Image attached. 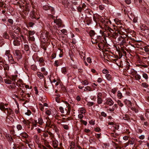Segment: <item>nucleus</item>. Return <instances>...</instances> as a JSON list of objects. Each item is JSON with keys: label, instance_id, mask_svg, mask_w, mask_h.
I'll return each instance as SVG.
<instances>
[{"label": "nucleus", "instance_id": "nucleus-1", "mask_svg": "<svg viewBox=\"0 0 149 149\" xmlns=\"http://www.w3.org/2000/svg\"><path fill=\"white\" fill-rule=\"evenodd\" d=\"M50 16L52 17V18L54 19V22L53 24H52V25H53V24H56V25H58V27H61L62 24L61 20L59 19H55V17L52 15H50Z\"/></svg>", "mask_w": 149, "mask_h": 149}, {"label": "nucleus", "instance_id": "nucleus-2", "mask_svg": "<svg viewBox=\"0 0 149 149\" xmlns=\"http://www.w3.org/2000/svg\"><path fill=\"white\" fill-rule=\"evenodd\" d=\"M46 113L48 115H52L53 116L56 114V111L55 109L53 108L50 110L47 111Z\"/></svg>", "mask_w": 149, "mask_h": 149}, {"label": "nucleus", "instance_id": "nucleus-3", "mask_svg": "<svg viewBox=\"0 0 149 149\" xmlns=\"http://www.w3.org/2000/svg\"><path fill=\"white\" fill-rule=\"evenodd\" d=\"M40 38L41 39L44 40L45 41L46 40L47 41V38H48V33L46 32L45 33V32L42 33L41 34Z\"/></svg>", "mask_w": 149, "mask_h": 149}, {"label": "nucleus", "instance_id": "nucleus-4", "mask_svg": "<svg viewBox=\"0 0 149 149\" xmlns=\"http://www.w3.org/2000/svg\"><path fill=\"white\" fill-rule=\"evenodd\" d=\"M102 93H99L97 95V103L99 104H102L103 100L102 98Z\"/></svg>", "mask_w": 149, "mask_h": 149}, {"label": "nucleus", "instance_id": "nucleus-5", "mask_svg": "<svg viewBox=\"0 0 149 149\" xmlns=\"http://www.w3.org/2000/svg\"><path fill=\"white\" fill-rule=\"evenodd\" d=\"M43 9L45 10H47L49 9L51 11L52 13V14H54V9L53 8L47 5H45L43 6Z\"/></svg>", "mask_w": 149, "mask_h": 149}, {"label": "nucleus", "instance_id": "nucleus-6", "mask_svg": "<svg viewBox=\"0 0 149 149\" xmlns=\"http://www.w3.org/2000/svg\"><path fill=\"white\" fill-rule=\"evenodd\" d=\"M35 34V32L33 31H29V38L32 41L34 40V38L32 36Z\"/></svg>", "mask_w": 149, "mask_h": 149}, {"label": "nucleus", "instance_id": "nucleus-7", "mask_svg": "<svg viewBox=\"0 0 149 149\" xmlns=\"http://www.w3.org/2000/svg\"><path fill=\"white\" fill-rule=\"evenodd\" d=\"M0 109L2 111L5 110L6 111L5 112L6 113L7 111L8 113H9V110L5 107L3 104L1 103L0 104Z\"/></svg>", "mask_w": 149, "mask_h": 149}, {"label": "nucleus", "instance_id": "nucleus-8", "mask_svg": "<svg viewBox=\"0 0 149 149\" xmlns=\"http://www.w3.org/2000/svg\"><path fill=\"white\" fill-rule=\"evenodd\" d=\"M132 71H131L134 72L135 73V74L134 76L135 77V78L137 80H139V79H140L141 76L139 75L136 74V71H134V70H133V69H132Z\"/></svg>", "mask_w": 149, "mask_h": 149}, {"label": "nucleus", "instance_id": "nucleus-9", "mask_svg": "<svg viewBox=\"0 0 149 149\" xmlns=\"http://www.w3.org/2000/svg\"><path fill=\"white\" fill-rule=\"evenodd\" d=\"M106 103L110 106H111L113 104L114 102L111 99H109L107 100Z\"/></svg>", "mask_w": 149, "mask_h": 149}, {"label": "nucleus", "instance_id": "nucleus-10", "mask_svg": "<svg viewBox=\"0 0 149 149\" xmlns=\"http://www.w3.org/2000/svg\"><path fill=\"white\" fill-rule=\"evenodd\" d=\"M105 77L108 80L111 81H112V76L109 73L106 74Z\"/></svg>", "mask_w": 149, "mask_h": 149}, {"label": "nucleus", "instance_id": "nucleus-11", "mask_svg": "<svg viewBox=\"0 0 149 149\" xmlns=\"http://www.w3.org/2000/svg\"><path fill=\"white\" fill-rule=\"evenodd\" d=\"M35 122L36 123H38L40 125H42L43 123L42 119L41 118H39L38 119V121L37 120H35Z\"/></svg>", "mask_w": 149, "mask_h": 149}, {"label": "nucleus", "instance_id": "nucleus-12", "mask_svg": "<svg viewBox=\"0 0 149 149\" xmlns=\"http://www.w3.org/2000/svg\"><path fill=\"white\" fill-rule=\"evenodd\" d=\"M117 96L118 98L119 99H121L122 98L123 96L122 95V93L120 91H117Z\"/></svg>", "mask_w": 149, "mask_h": 149}, {"label": "nucleus", "instance_id": "nucleus-13", "mask_svg": "<svg viewBox=\"0 0 149 149\" xmlns=\"http://www.w3.org/2000/svg\"><path fill=\"white\" fill-rule=\"evenodd\" d=\"M22 122L24 124L26 125H29L30 123V122L28 120H25L24 119L21 120Z\"/></svg>", "mask_w": 149, "mask_h": 149}, {"label": "nucleus", "instance_id": "nucleus-14", "mask_svg": "<svg viewBox=\"0 0 149 149\" xmlns=\"http://www.w3.org/2000/svg\"><path fill=\"white\" fill-rule=\"evenodd\" d=\"M13 44L15 46H18L20 44V41L17 39H15L13 41Z\"/></svg>", "mask_w": 149, "mask_h": 149}, {"label": "nucleus", "instance_id": "nucleus-15", "mask_svg": "<svg viewBox=\"0 0 149 149\" xmlns=\"http://www.w3.org/2000/svg\"><path fill=\"white\" fill-rule=\"evenodd\" d=\"M17 77V75H12L8 77L9 78L11 79L13 81H15L16 80V78Z\"/></svg>", "mask_w": 149, "mask_h": 149}, {"label": "nucleus", "instance_id": "nucleus-16", "mask_svg": "<svg viewBox=\"0 0 149 149\" xmlns=\"http://www.w3.org/2000/svg\"><path fill=\"white\" fill-rule=\"evenodd\" d=\"M37 74L38 76L41 79H43L44 77L43 74L40 72H37Z\"/></svg>", "mask_w": 149, "mask_h": 149}, {"label": "nucleus", "instance_id": "nucleus-17", "mask_svg": "<svg viewBox=\"0 0 149 149\" xmlns=\"http://www.w3.org/2000/svg\"><path fill=\"white\" fill-rule=\"evenodd\" d=\"M20 136L24 138H27L28 137V135L27 133L25 132H23L20 134Z\"/></svg>", "mask_w": 149, "mask_h": 149}, {"label": "nucleus", "instance_id": "nucleus-18", "mask_svg": "<svg viewBox=\"0 0 149 149\" xmlns=\"http://www.w3.org/2000/svg\"><path fill=\"white\" fill-rule=\"evenodd\" d=\"M5 82L8 84H11V81L9 78L8 79H4Z\"/></svg>", "mask_w": 149, "mask_h": 149}, {"label": "nucleus", "instance_id": "nucleus-19", "mask_svg": "<svg viewBox=\"0 0 149 149\" xmlns=\"http://www.w3.org/2000/svg\"><path fill=\"white\" fill-rule=\"evenodd\" d=\"M117 106V104H114V105L113 107L109 108V111L110 112H113L114 111L115 107H116Z\"/></svg>", "mask_w": 149, "mask_h": 149}, {"label": "nucleus", "instance_id": "nucleus-20", "mask_svg": "<svg viewBox=\"0 0 149 149\" xmlns=\"http://www.w3.org/2000/svg\"><path fill=\"white\" fill-rule=\"evenodd\" d=\"M53 147L54 148H56L58 145V142L57 141H55L53 142Z\"/></svg>", "mask_w": 149, "mask_h": 149}, {"label": "nucleus", "instance_id": "nucleus-21", "mask_svg": "<svg viewBox=\"0 0 149 149\" xmlns=\"http://www.w3.org/2000/svg\"><path fill=\"white\" fill-rule=\"evenodd\" d=\"M41 71L43 72V74L45 75H47V72L45 71V69L44 68H42L41 69Z\"/></svg>", "mask_w": 149, "mask_h": 149}, {"label": "nucleus", "instance_id": "nucleus-22", "mask_svg": "<svg viewBox=\"0 0 149 149\" xmlns=\"http://www.w3.org/2000/svg\"><path fill=\"white\" fill-rule=\"evenodd\" d=\"M114 20L115 23L118 25L120 24L121 22V21L119 20L118 18H115L114 19Z\"/></svg>", "mask_w": 149, "mask_h": 149}, {"label": "nucleus", "instance_id": "nucleus-23", "mask_svg": "<svg viewBox=\"0 0 149 149\" xmlns=\"http://www.w3.org/2000/svg\"><path fill=\"white\" fill-rule=\"evenodd\" d=\"M3 36L6 39H8L9 37L8 34L6 32H5L3 33Z\"/></svg>", "mask_w": 149, "mask_h": 149}, {"label": "nucleus", "instance_id": "nucleus-24", "mask_svg": "<svg viewBox=\"0 0 149 149\" xmlns=\"http://www.w3.org/2000/svg\"><path fill=\"white\" fill-rule=\"evenodd\" d=\"M89 34L90 36L92 37V39H93V36L95 35L94 31L93 30H91L89 32Z\"/></svg>", "mask_w": 149, "mask_h": 149}, {"label": "nucleus", "instance_id": "nucleus-25", "mask_svg": "<svg viewBox=\"0 0 149 149\" xmlns=\"http://www.w3.org/2000/svg\"><path fill=\"white\" fill-rule=\"evenodd\" d=\"M61 71L63 73L66 74L67 72V69L63 67L61 69Z\"/></svg>", "mask_w": 149, "mask_h": 149}, {"label": "nucleus", "instance_id": "nucleus-26", "mask_svg": "<svg viewBox=\"0 0 149 149\" xmlns=\"http://www.w3.org/2000/svg\"><path fill=\"white\" fill-rule=\"evenodd\" d=\"M94 104V103L93 102H87V105L88 107H91Z\"/></svg>", "mask_w": 149, "mask_h": 149}, {"label": "nucleus", "instance_id": "nucleus-27", "mask_svg": "<svg viewBox=\"0 0 149 149\" xmlns=\"http://www.w3.org/2000/svg\"><path fill=\"white\" fill-rule=\"evenodd\" d=\"M117 103H118V104L121 107H122L123 105V104L121 103V101L120 100H118L117 101Z\"/></svg>", "mask_w": 149, "mask_h": 149}, {"label": "nucleus", "instance_id": "nucleus-28", "mask_svg": "<svg viewBox=\"0 0 149 149\" xmlns=\"http://www.w3.org/2000/svg\"><path fill=\"white\" fill-rule=\"evenodd\" d=\"M80 113L84 114L85 113V111L83 108H81L79 109Z\"/></svg>", "mask_w": 149, "mask_h": 149}, {"label": "nucleus", "instance_id": "nucleus-29", "mask_svg": "<svg viewBox=\"0 0 149 149\" xmlns=\"http://www.w3.org/2000/svg\"><path fill=\"white\" fill-rule=\"evenodd\" d=\"M82 83L83 85H84L85 86L87 85L88 84V81L86 80H85L83 81Z\"/></svg>", "mask_w": 149, "mask_h": 149}, {"label": "nucleus", "instance_id": "nucleus-30", "mask_svg": "<svg viewBox=\"0 0 149 149\" xmlns=\"http://www.w3.org/2000/svg\"><path fill=\"white\" fill-rule=\"evenodd\" d=\"M102 72L103 73L105 74H107L109 73L108 70L106 69H104L102 70Z\"/></svg>", "mask_w": 149, "mask_h": 149}, {"label": "nucleus", "instance_id": "nucleus-31", "mask_svg": "<svg viewBox=\"0 0 149 149\" xmlns=\"http://www.w3.org/2000/svg\"><path fill=\"white\" fill-rule=\"evenodd\" d=\"M61 31L65 35L67 34L66 30L65 29H63L61 30Z\"/></svg>", "mask_w": 149, "mask_h": 149}, {"label": "nucleus", "instance_id": "nucleus-32", "mask_svg": "<svg viewBox=\"0 0 149 149\" xmlns=\"http://www.w3.org/2000/svg\"><path fill=\"white\" fill-rule=\"evenodd\" d=\"M17 128L18 130H20L22 129V127L21 125L18 124L17 125Z\"/></svg>", "mask_w": 149, "mask_h": 149}, {"label": "nucleus", "instance_id": "nucleus-33", "mask_svg": "<svg viewBox=\"0 0 149 149\" xmlns=\"http://www.w3.org/2000/svg\"><path fill=\"white\" fill-rule=\"evenodd\" d=\"M59 109L62 113H64V109L63 107H59Z\"/></svg>", "mask_w": 149, "mask_h": 149}, {"label": "nucleus", "instance_id": "nucleus-34", "mask_svg": "<svg viewBox=\"0 0 149 149\" xmlns=\"http://www.w3.org/2000/svg\"><path fill=\"white\" fill-rule=\"evenodd\" d=\"M24 93V91L23 90H22L20 92V94L22 98H23Z\"/></svg>", "mask_w": 149, "mask_h": 149}, {"label": "nucleus", "instance_id": "nucleus-35", "mask_svg": "<svg viewBox=\"0 0 149 149\" xmlns=\"http://www.w3.org/2000/svg\"><path fill=\"white\" fill-rule=\"evenodd\" d=\"M143 77L146 79H148V75L146 73H144L143 74Z\"/></svg>", "mask_w": 149, "mask_h": 149}, {"label": "nucleus", "instance_id": "nucleus-36", "mask_svg": "<svg viewBox=\"0 0 149 149\" xmlns=\"http://www.w3.org/2000/svg\"><path fill=\"white\" fill-rule=\"evenodd\" d=\"M20 53L19 51H15V52L14 55L15 56H18V55H19V54Z\"/></svg>", "mask_w": 149, "mask_h": 149}, {"label": "nucleus", "instance_id": "nucleus-37", "mask_svg": "<svg viewBox=\"0 0 149 149\" xmlns=\"http://www.w3.org/2000/svg\"><path fill=\"white\" fill-rule=\"evenodd\" d=\"M84 90L85 91H90L91 88L89 86H86L85 87Z\"/></svg>", "mask_w": 149, "mask_h": 149}, {"label": "nucleus", "instance_id": "nucleus-38", "mask_svg": "<svg viewBox=\"0 0 149 149\" xmlns=\"http://www.w3.org/2000/svg\"><path fill=\"white\" fill-rule=\"evenodd\" d=\"M39 106L40 108V109L41 111H43L44 110V107L43 105L41 104H39Z\"/></svg>", "mask_w": 149, "mask_h": 149}, {"label": "nucleus", "instance_id": "nucleus-39", "mask_svg": "<svg viewBox=\"0 0 149 149\" xmlns=\"http://www.w3.org/2000/svg\"><path fill=\"white\" fill-rule=\"evenodd\" d=\"M31 112L30 110H27V112L25 113V114L28 116H30L31 114Z\"/></svg>", "mask_w": 149, "mask_h": 149}, {"label": "nucleus", "instance_id": "nucleus-40", "mask_svg": "<svg viewBox=\"0 0 149 149\" xmlns=\"http://www.w3.org/2000/svg\"><path fill=\"white\" fill-rule=\"evenodd\" d=\"M36 66L34 65H32L31 66V69L33 70H35L36 69Z\"/></svg>", "mask_w": 149, "mask_h": 149}, {"label": "nucleus", "instance_id": "nucleus-41", "mask_svg": "<svg viewBox=\"0 0 149 149\" xmlns=\"http://www.w3.org/2000/svg\"><path fill=\"white\" fill-rule=\"evenodd\" d=\"M19 55H18V56H16V58H17V59H21L22 58V56L21 54L20 53H19Z\"/></svg>", "mask_w": 149, "mask_h": 149}, {"label": "nucleus", "instance_id": "nucleus-42", "mask_svg": "<svg viewBox=\"0 0 149 149\" xmlns=\"http://www.w3.org/2000/svg\"><path fill=\"white\" fill-rule=\"evenodd\" d=\"M104 2L107 4H110V2L109 1V0H103Z\"/></svg>", "mask_w": 149, "mask_h": 149}, {"label": "nucleus", "instance_id": "nucleus-43", "mask_svg": "<svg viewBox=\"0 0 149 149\" xmlns=\"http://www.w3.org/2000/svg\"><path fill=\"white\" fill-rule=\"evenodd\" d=\"M117 91V90L115 88H114L112 89L111 92L114 94H115Z\"/></svg>", "mask_w": 149, "mask_h": 149}, {"label": "nucleus", "instance_id": "nucleus-44", "mask_svg": "<svg viewBox=\"0 0 149 149\" xmlns=\"http://www.w3.org/2000/svg\"><path fill=\"white\" fill-rule=\"evenodd\" d=\"M84 117V116L83 115V114L80 113L79 114L78 116V118L81 119L82 118Z\"/></svg>", "mask_w": 149, "mask_h": 149}, {"label": "nucleus", "instance_id": "nucleus-45", "mask_svg": "<svg viewBox=\"0 0 149 149\" xmlns=\"http://www.w3.org/2000/svg\"><path fill=\"white\" fill-rule=\"evenodd\" d=\"M101 130L100 128L99 127H97L95 129V130L97 132H99Z\"/></svg>", "mask_w": 149, "mask_h": 149}, {"label": "nucleus", "instance_id": "nucleus-46", "mask_svg": "<svg viewBox=\"0 0 149 149\" xmlns=\"http://www.w3.org/2000/svg\"><path fill=\"white\" fill-rule=\"evenodd\" d=\"M102 81V79L101 78H99L98 79L97 81L99 83H101Z\"/></svg>", "mask_w": 149, "mask_h": 149}, {"label": "nucleus", "instance_id": "nucleus-47", "mask_svg": "<svg viewBox=\"0 0 149 149\" xmlns=\"http://www.w3.org/2000/svg\"><path fill=\"white\" fill-rule=\"evenodd\" d=\"M86 60L87 62L89 63H90L91 62V59L90 57H88L87 58Z\"/></svg>", "mask_w": 149, "mask_h": 149}, {"label": "nucleus", "instance_id": "nucleus-48", "mask_svg": "<svg viewBox=\"0 0 149 149\" xmlns=\"http://www.w3.org/2000/svg\"><path fill=\"white\" fill-rule=\"evenodd\" d=\"M101 115L104 117H106L107 116V114L103 111L101 113Z\"/></svg>", "mask_w": 149, "mask_h": 149}, {"label": "nucleus", "instance_id": "nucleus-49", "mask_svg": "<svg viewBox=\"0 0 149 149\" xmlns=\"http://www.w3.org/2000/svg\"><path fill=\"white\" fill-rule=\"evenodd\" d=\"M54 65L56 66H58V61L56 60L54 62Z\"/></svg>", "mask_w": 149, "mask_h": 149}, {"label": "nucleus", "instance_id": "nucleus-50", "mask_svg": "<svg viewBox=\"0 0 149 149\" xmlns=\"http://www.w3.org/2000/svg\"><path fill=\"white\" fill-rule=\"evenodd\" d=\"M125 2L127 4H130L131 3V0H125Z\"/></svg>", "mask_w": 149, "mask_h": 149}, {"label": "nucleus", "instance_id": "nucleus-51", "mask_svg": "<svg viewBox=\"0 0 149 149\" xmlns=\"http://www.w3.org/2000/svg\"><path fill=\"white\" fill-rule=\"evenodd\" d=\"M35 91V93L37 94L38 93V90L36 87H35L34 88Z\"/></svg>", "mask_w": 149, "mask_h": 149}, {"label": "nucleus", "instance_id": "nucleus-52", "mask_svg": "<svg viewBox=\"0 0 149 149\" xmlns=\"http://www.w3.org/2000/svg\"><path fill=\"white\" fill-rule=\"evenodd\" d=\"M99 8L100 10H102L104 9V6L103 5H100L99 6Z\"/></svg>", "mask_w": 149, "mask_h": 149}, {"label": "nucleus", "instance_id": "nucleus-53", "mask_svg": "<svg viewBox=\"0 0 149 149\" xmlns=\"http://www.w3.org/2000/svg\"><path fill=\"white\" fill-rule=\"evenodd\" d=\"M144 138L145 136L143 135H141L139 136V138L141 139H143Z\"/></svg>", "mask_w": 149, "mask_h": 149}, {"label": "nucleus", "instance_id": "nucleus-54", "mask_svg": "<svg viewBox=\"0 0 149 149\" xmlns=\"http://www.w3.org/2000/svg\"><path fill=\"white\" fill-rule=\"evenodd\" d=\"M8 22L10 23L11 24H13V20L11 19H8Z\"/></svg>", "mask_w": 149, "mask_h": 149}, {"label": "nucleus", "instance_id": "nucleus-55", "mask_svg": "<svg viewBox=\"0 0 149 149\" xmlns=\"http://www.w3.org/2000/svg\"><path fill=\"white\" fill-rule=\"evenodd\" d=\"M34 24L33 23L31 22H29V26L32 27H33V26Z\"/></svg>", "mask_w": 149, "mask_h": 149}, {"label": "nucleus", "instance_id": "nucleus-56", "mask_svg": "<svg viewBox=\"0 0 149 149\" xmlns=\"http://www.w3.org/2000/svg\"><path fill=\"white\" fill-rule=\"evenodd\" d=\"M96 136L99 139L100 138L101 134H97Z\"/></svg>", "mask_w": 149, "mask_h": 149}, {"label": "nucleus", "instance_id": "nucleus-57", "mask_svg": "<svg viewBox=\"0 0 149 149\" xmlns=\"http://www.w3.org/2000/svg\"><path fill=\"white\" fill-rule=\"evenodd\" d=\"M142 85L144 87H146L147 86V85L146 83H143L142 84Z\"/></svg>", "mask_w": 149, "mask_h": 149}, {"label": "nucleus", "instance_id": "nucleus-58", "mask_svg": "<svg viewBox=\"0 0 149 149\" xmlns=\"http://www.w3.org/2000/svg\"><path fill=\"white\" fill-rule=\"evenodd\" d=\"M123 139L125 140H127L128 139V137L127 136H125L123 137Z\"/></svg>", "mask_w": 149, "mask_h": 149}, {"label": "nucleus", "instance_id": "nucleus-59", "mask_svg": "<svg viewBox=\"0 0 149 149\" xmlns=\"http://www.w3.org/2000/svg\"><path fill=\"white\" fill-rule=\"evenodd\" d=\"M63 128L64 129L66 130H68V127L67 125H64L63 126Z\"/></svg>", "mask_w": 149, "mask_h": 149}, {"label": "nucleus", "instance_id": "nucleus-60", "mask_svg": "<svg viewBox=\"0 0 149 149\" xmlns=\"http://www.w3.org/2000/svg\"><path fill=\"white\" fill-rule=\"evenodd\" d=\"M89 123L90 124H91L92 125H94V122L93 120H91L89 121Z\"/></svg>", "mask_w": 149, "mask_h": 149}, {"label": "nucleus", "instance_id": "nucleus-61", "mask_svg": "<svg viewBox=\"0 0 149 149\" xmlns=\"http://www.w3.org/2000/svg\"><path fill=\"white\" fill-rule=\"evenodd\" d=\"M90 130L89 129H86L84 130L85 132L86 133H89L90 132Z\"/></svg>", "mask_w": 149, "mask_h": 149}, {"label": "nucleus", "instance_id": "nucleus-62", "mask_svg": "<svg viewBox=\"0 0 149 149\" xmlns=\"http://www.w3.org/2000/svg\"><path fill=\"white\" fill-rule=\"evenodd\" d=\"M76 99L78 101H80L81 100V98L79 96H77L76 97Z\"/></svg>", "mask_w": 149, "mask_h": 149}, {"label": "nucleus", "instance_id": "nucleus-63", "mask_svg": "<svg viewBox=\"0 0 149 149\" xmlns=\"http://www.w3.org/2000/svg\"><path fill=\"white\" fill-rule=\"evenodd\" d=\"M126 42V40H123L122 41H121V43L123 45Z\"/></svg>", "mask_w": 149, "mask_h": 149}, {"label": "nucleus", "instance_id": "nucleus-64", "mask_svg": "<svg viewBox=\"0 0 149 149\" xmlns=\"http://www.w3.org/2000/svg\"><path fill=\"white\" fill-rule=\"evenodd\" d=\"M39 61L40 63H42L43 61V60L42 58H40L39 59Z\"/></svg>", "mask_w": 149, "mask_h": 149}]
</instances>
